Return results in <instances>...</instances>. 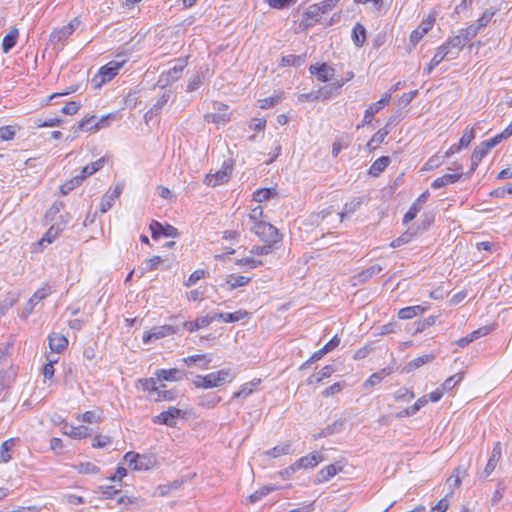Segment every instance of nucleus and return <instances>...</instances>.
I'll use <instances>...</instances> for the list:
<instances>
[{"instance_id": "41", "label": "nucleus", "mask_w": 512, "mask_h": 512, "mask_svg": "<svg viewBox=\"0 0 512 512\" xmlns=\"http://www.w3.org/2000/svg\"><path fill=\"white\" fill-rule=\"evenodd\" d=\"M221 401L216 393H208L200 397L199 405L204 408H214Z\"/></svg>"}, {"instance_id": "33", "label": "nucleus", "mask_w": 512, "mask_h": 512, "mask_svg": "<svg viewBox=\"0 0 512 512\" xmlns=\"http://www.w3.org/2000/svg\"><path fill=\"white\" fill-rule=\"evenodd\" d=\"M260 382H261L260 379L255 378L247 383H244L240 387V389L233 394V398H242V399L247 398L249 395L252 394L254 387L259 385Z\"/></svg>"}, {"instance_id": "10", "label": "nucleus", "mask_w": 512, "mask_h": 512, "mask_svg": "<svg viewBox=\"0 0 512 512\" xmlns=\"http://www.w3.org/2000/svg\"><path fill=\"white\" fill-rule=\"evenodd\" d=\"M391 99V94L386 93L383 95V97L377 101L376 103L370 105L364 113V117L362 119V122L360 125L357 126L359 129L360 127L366 126L372 122L373 116L378 113L384 106L388 105Z\"/></svg>"}, {"instance_id": "8", "label": "nucleus", "mask_w": 512, "mask_h": 512, "mask_svg": "<svg viewBox=\"0 0 512 512\" xmlns=\"http://www.w3.org/2000/svg\"><path fill=\"white\" fill-rule=\"evenodd\" d=\"M186 66L187 58L177 59L172 68H170L166 73L161 74L159 82L163 83V85H169L177 81L181 77Z\"/></svg>"}, {"instance_id": "63", "label": "nucleus", "mask_w": 512, "mask_h": 512, "mask_svg": "<svg viewBox=\"0 0 512 512\" xmlns=\"http://www.w3.org/2000/svg\"><path fill=\"white\" fill-rule=\"evenodd\" d=\"M420 210H421V207L418 206V203L413 202L412 205L410 206L409 210L406 212V214L403 217V223L408 224L409 222L414 220Z\"/></svg>"}, {"instance_id": "54", "label": "nucleus", "mask_w": 512, "mask_h": 512, "mask_svg": "<svg viewBox=\"0 0 512 512\" xmlns=\"http://www.w3.org/2000/svg\"><path fill=\"white\" fill-rule=\"evenodd\" d=\"M281 100H282L281 94H275L273 96H270V97H267L264 99H260L258 102H259V107L261 109H268V108L273 107L274 105L278 104L279 102H281Z\"/></svg>"}, {"instance_id": "5", "label": "nucleus", "mask_w": 512, "mask_h": 512, "mask_svg": "<svg viewBox=\"0 0 512 512\" xmlns=\"http://www.w3.org/2000/svg\"><path fill=\"white\" fill-rule=\"evenodd\" d=\"M180 331V326L178 325H161L155 326L151 330L146 331L142 336L143 343L147 344L154 340H158L170 335H174Z\"/></svg>"}, {"instance_id": "55", "label": "nucleus", "mask_w": 512, "mask_h": 512, "mask_svg": "<svg viewBox=\"0 0 512 512\" xmlns=\"http://www.w3.org/2000/svg\"><path fill=\"white\" fill-rule=\"evenodd\" d=\"M341 426H342V422L336 421L332 425H328L326 428L322 429L321 432H319L318 434H314L313 437H314V439L327 437V436L332 435L335 432H337L339 430L338 427H341Z\"/></svg>"}, {"instance_id": "25", "label": "nucleus", "mask_w": 512, "mask_h": 512, "mask_svg": "<svg viewBox=\"0 0 512 512\" xmlns=\"http://www.w3.org/2000/svg\"><path fill=\"white\" fill-rule=\"evenodd\" d=\"M248 316V312L246 310H238L234 313H213V317L216 320H222L226 323H233L240 321Z\"/></svg>"}, {"instance_id": "47", "label": "nucleus", "mask_w": 512, "mask_h": 512, "mask_svg": "<svg viewBox=\"0 0 512 512\" xmlns=\"http://www.w3.org/2000/svg\"><path fill=\"white\" fill-rule=\"evenodd\" d=\"M448 45H450L453 51H456V56L458 57L462 49L466 46V43L462 40L459 33L455 36L449 37L447 40Z\"/></svg>"}, {"instance_id": "11", "label": "nucleus", "mask_w": 512, "mask_h": 512, "mask_svg": "<svg viewBox=\"0 0 512 512\" xmlns=\"http://www.w3.org/2000/svg\"><path fill=\"white\" fill-rule=\"evenodd\" d=\"M149 229L152 234V238L156 239L160 236L175 238L179 235L178 229L170 224L162 225L156 220H152L149 225Z\"/></svg>"}, {"instance_id": "37", "label": "nucleus", "mask_w": 512, "mask_h": 512, "mask_svg": "<svg viewBox=\"0 0 512 512\" xmlns=\"http://www.w3.org/2000/svg\"><path fill=\"white\" fill-rule=\"evenodd\" d=\"M277 195V191L273 188H260L253 193V200L256 202H264L272 199Z\"/></svg>"}, {"instance_id": "24", "label": "nucleus", "mask_w": 512, "mask_h": 512, "mask_svg": "<svg viewBox=\"0 0 512 512\" xmlns=\"http://www.w3.org/2000/svg\"><path fill=\"white\" fill-rule=\"evenodd\" d=\"M182 361L187 365L195 364L201 369H208L212 360L211 357L207 354H196L185 357Z\"/></svg>"}, {"instance_id": "64", "label": "nucleus", "mask_w": 512, "mask_h": 512, "mask_svg": "<svg viewBox=\"0 0 512 512\" xmlns=\"http://www.w3.org/2000/svg\"><path fill=\"white\" fill-rule=\"evenodd\" d=\"M112 443V440L109 436L106 435H96L93 439L92 447L93 448H105Z\"/></svg>"}, {"instance_id": "27", "label": "nucleus", "mask_w": 512, "mask_h": 512, "mask_svg": "<svg viewBox=\"0 0 512 512\" xmlns=\"http://www.w3.org/2000/svg\"><path fill=\"white\" fill-rule=\"evenodd\" d=\"M106 162L105 157H102L88 165L82 168L80 174H78V177L81 181H83L88 176L93 175L97 171H99L101 168H103L104 164Z\"/></svg>"}, {"instance_id": "3", "label": "nucleus", "mask_w": 512, "mask_h": 512, "mask_svg": "<svg viewBox=\"0 0 512 512\" xmlns=\"http://www.w3.org/2000/svg\"><path fill=\"white\" fill-rule=\"evenodd\" d=\"M124 459L133 468V470L137 471L150 470L157 463L156 458L152 455L138 454L132 451L127 452Z\"/></svg>"}, {"instance_id": "44", "label": "nucleus", "mask_w": 512, "mask_h": 512, "mask_svg": "<svg viewBox=\"0 0 512 512\" xmlns=\"http://www.w3.org/2000/svg\"><path fill=\"white\" fill-rule=\"evenodd\" d=\"M61 232L62 228L60 225H52L39 241V244H43L44 242L52 243Z\"/></svg>"}, {"instance_id": "42", "label": "nucleus", "mask_w": 512, "mask_h": 512, "mask_svg": "<svg viewBox=\"0 0 512 512\" xmlns=\"http://www.w3.org/2000/svg\"><path fill=\"white\" fill-rule=\"evenodd\" d=\"M382 271V267L378 264L372 265L369 268L363 270L358 274L357 279L359 282H366L368 279L379 274Z\"/></svg>"}, {"instance_id": "13", "label": "nucleus", "mask_w": 512, "mask_h": 512, "mask_svg": "<svg viewBox=\"0 0 512 512\" xmlns=\"http://www.w3.org/2000/svg\"><path fill=\"white\" fill-rule=\"evenodd\" d=\"M213 108L217 110L215 113H208L204 116L207 122L215 124H224L230 120L229 115L226 113L228 106L221 102H215Z\"/></svg>"}, {"instance_id": "53", "label": "nucleus", "mask_w": 512, "mask_h": 512, "mask_svg": "<svg viewBox=\"0 0 512 512\" xmlns=\"http://www.w3.org/2000/svg\"><path fill=\"white\" fill-rule=\"evenodd\" d=\"M475 138V131H474V128L471 127H467L462 135V137L460 138L459 140V145L460 147L463 149V148H467L470 143L474 140Z\"/></svg>"}, {"instance_id": "35", "label": "nucleus", "mask_w": 512, "mask_h": 512, "mask_svg": "<svg viewBox=\"0 0 512 512\" xmlns=\"http://www.w3.org/2000/svg\"><path fill=\"white\" fill-rule=\"evenodd\" d=\"M390 163V158L388 156H382L376 159L369 169V174L375 177L379 176L381 172H383Z\"/></svg>"}, {"instance_id": "29", "label": "nucleus", "mask_w": 512, "mask_h": 512, "mask_svg": "<svg viewBox=\"0 0 512 512\" xmlns=\"http://www.w3.org/2000/svg\"><path fill=\"white\" fill-rule=\"evenodd\" d=\"M338 471H340V468H337L335 464H330L317 473L314 483L320 484L326 482L334 477Z\"/></svg>"}, {"instance_id": "30", "label": "nucleus", "mask_w": 512, "mask_h": 512, "mask_svg": "<svg viewBox=\"0 0 512 512\" xmlns=\"http://www.w3.org/2000/svg\"><path fill=\"white\" fill-rule=\"evenodd\" d=\"M462 173H455V174H445L441 177L436 178L432 184L431 187L434 189H440L442 187H445L449 184H453L460 180L462 177Z\"/></svg>"}, {"instance_id": "6", "label": "nucleus", "mask_w": 512, "mask_h": 512, "mask_svg": "<svg viewBox=\"0 0 512 512\" xmlns=\"http://www.w3.org/2000/svg\"><path fill=\"white\" fill-rule=\"evenodd\" d=\"M52 293L51 287L49 285H44L39 288L32 297L27 301L25 306L22 308L20 312V317L22 319H27L33 312L35 306L45 298H47Z\"/></svg>"}, {"instance_id": "39", "label": "nucleus", "mask_w": 512, "mask_h": 512, "mask_svg": "<svg viewBox=\"0 0 512 512\" xmlns=\"http://www.w3.org/2000/svg\"><path fill=\"white\" fill-rule=\"evenodd\" d=\"M391 369L390 368H383L382 370L378 371V372H375L373 373L365 382L364 386L365 387H368V386H375L377 384H379L385 376H388L391 374Z\"/></svg>"}, {"instance_id": "59", "label": "nucleus", "mask_w": 512, "mask_h": 512, "mask_svg": "<svg viewBox=\"0 0 512 512\" xmlns=\"http://www.w3.org/2000/svg\"><path fill=\"white\" fill-rule=\"evenodd\" d=\"M273 490H274L273 487H268V486L261 487L260 489H258L254 493H252L248 497V499H249L250 503H256L259 500H261L263 497L267 496Z\"/></svg>"}, {"instance_id": "58", "label": "nucleus", "mask_w": 512, "mask_h": 512, "mask_svg": "<svg viewBox=\"0 0 512 512\" xmlns=\"http://www.w3.org/2000/svg\"><path fill=\"white\" fill-rule=\"evenodd\" d=\"M76 469L80 474H96L100 471V468L91 462L80 463Z\"/></svg>"}, {"instance_id": "36", "label": "nucleus", "mask_w": 512, "mask_h": 512, "mask_svg": "<svg viewBox=\"0 0 512 512\" xmlns=\"http://www.w3.org/2000/svg\"><path fill=\"white\" fill-rule=\"evenodd\" d=\"M250 280V277L230 274L226 279V284L229 286V290H234L236 288L247 285Z\"/></svg>"}, {"instance_id": "48", "label": "nucleus", "mask_w": 512, "mask_h": 512, "mask_svg": "<svg viewBox=\"0 0 512 512\" xmlns=\"http://www.w3.org/2000/svg\"><path fill=\"white\" fill-rule=\"evenodd\" d=\"M389 134V132L387 131V129H385L384 127L379 129L373 136L372 138L370 139V141L368 142L367 146L370 147V148H375L377 147L379 144H381L384 139L386 138V136Z\"/></svg>"}, {"instance_id": "14", "label": "nucleus", "mask_w": 512, "mask_h": 512, "mask_svg": "<svg viewBox=\"0 0 512 512\" xmlns=\"http://www.w3.org/2000/svg\"><path fill=\"white\" fill-rule=\"evenodd\" d=\"M172 92L170 90H166L162 93L159 99L153 104V106L145 113L144 118L145 121L148 122L152 120L155 116L159 115L163 109V107L168 103L171 98Z\"/></svg>"}, {"instance_id": "61", "label": "nucleus", "mask_w": 512, "mask_h": 512, "mask_svg": "<svg viewBox=\"0 0 512 512\" xmlns=\"http://www.w3.org/2000/svg\"><path fill=\"white\" fill-rule=\"evenodd\" d=\"M495 15V11L492 9H486L482 16L477 20V27L481 30L485 28Z\"/></svg>"}, {"instance_id": "46", "label": "nucleus", "mask_w": 512, "mask_h": 512, "mask_svg": "<svg viewBox=\"0 0 512 512\" xmlns=\"http://www.w3.org/2000/svg\"><path fill=\"white\" fill-rule=\"evenodd\" d=\"M360 198H353L350 202H347L341 213H339L341 220L344 216L354 213L357 209H359L361 205Z\"/></svg>"}, {"instance_id": "7", "label": "nucleus", "mask_w": 512, "mask_h": 512, "mask_svg": "<svg viewBox=\"0 0 512 512\" xmlns=\"http://www.w3.org/2000/svg\"><path fill=\"white\" fill-rule=\"evenodd\" d=\"M232 173L231 164L224 162L221 169L213 174H208L205 177L204 183L207 186L216 187L218 185L227 183L230 180Z\"/></svg>"}, {"instance_id": "26", "label": "nucleus", "mask_w": 512, "mask_h": 512, "mask_svg": "<svg viewBox=\"0 0 512 512\" xmlns=\"http://www.w3.org/2000/svg\"><path fill=\"white\" fill-rule=\"evenodd\" d=\"M71 35L72 33L65 26H63L59 29H55L50 34L49 41L53 45H65Z\"/></svg>"}, {"instance_id": "18", "label": "nucleus", "mask_w": 512, "mask_h": 512, "mask_svg": "<svg viewBox=\"0 0 512 512\" xmlns=\"http://www.w3.org/2000/svg\"><path fill=\"white\" fill-rule=\"evenodd\" d=\"M502 456V449L500 442H497L491 452V455L488 459V462L484 468L483 474L484 477H488L496 468L498 462L500 461Z\"/></svg>"}, {"instance_id": "2", "label": "nucleus", "mask_w": 512, "mask_h": 512, "mask_svg": "<svg viewBox=\"0 0 512 512\" xmlns=\"http://www.w3.org/2000/svg\"><path fill=\"white\" fill-rule=\"evenodd\" d=\"M126 61L127 60L125 58L120 61L112 60L106 65L102 66L98 74L95 75L92 80L95 83V86L100 87L102 84L112 80L118 74V71L123 67Z\"/></svg>"}, {"instance_id": "21", "label": "nucleus", "mask_w": 512, "mask_h": 512, "mask_svg": "<svg viewBox=\"0 0 512 512\" xmlns=\"http://www.w3.org/2000/svg\"><path fill=\"white\" fill-rule=\"evenodd\" d=\"M322 460L323 457L319 453L313 452L298 459L296 461V464L299 467V469H307L317 466L318 463H320Z\"/></svg>"}, {"instance_id": "51", "label": "nucleus", "mask_w": 512, "mask_h": 512, "mask_svg": "<svg viewBox=\"0 0 512 512\" xmlns=\"http://www.w3.org/2000/svg\"><path fill=\"white\" fill-rule=\"evenodd\" d=\"M432 359H433L432 355H422V356H419V357L415 358L414 360H412L411 362L408 363L407 371L410 372V371H412L414 369H417V368L421 367L422 365L430 362Z\"/></svg>"}, {"instance_id": "56", "label": "nucleus", "mask_w": 512, "mask_h": 512, "mask_svg": "<svg viewBox=\"0 0 512 512\" xmlns=\"http://www.w3.org/2000/svg\"><path fill=\"white\" fill-rule=\"evenodd\" d=\"M77 420L86 422V423H99L102 418L95 411H86L81 415H77Z\"/></svg>"}, {"instance_id": "12", "label": "nucleus", "mask_w": 512, "mask_h": 512, "mask_svg": "<svg viewBox=\"0 0 512 512\" xmlns=\"http://www.w3.org/2000/svg\"><path fill=\"white\" fill-rule=\"evenodd\" d=\"M321 15L322 12L316 3L310 5L302 14L300 26L304 29L313 27L319 21Z\"/></svg>"}, {"instance_id": "1", "label": "nucleus", "mask_w": 512, "mask_h": 512, "mask_svg": "<svg viewBox=\"0 0 512 512\" xmlns=\"http://www.w3.org/2000/svg\"><path fill=\"white\" fill-rule=\"evenodd\" d=\"M234 374H232L230 369H221L216 372L209 373L205 376L198 375L193 381L195 387L197 388H214L219 387L225 382H230L234 378Z\"/></svg>"}, {"instance_id": "38", "label": "nucleus", "mask_w": 512, "mask_h": 512, "mask_svg": "<svg viewBox=\"0 0 512 512\" xmlns=\"http://www.w3.org/2000/svg\"><path fill=\"white\" fill-rule=\"evenodd\" d=\"M292 452V445L289 442L281 443L266 452L267 455L277 458Z\"/></svg>"}, {"instance_id": "50", "label": "nucleus", "mask_w": 512, "mask_h": 512, "mask_svg": "<svg viewBox=\"0 0 512 512\" xmlns=\"http://www.w3.org/2000/svg\"><path fill=\"white\" fill-rule=\"evenodd\" d=\"M82 181L79 179L78 175L73 177L72 179L66 181L64 184L60 186V192L62 195H67L69 192L78 187Z\"/></svg>"}, {"instance_id": "60", "label": "nucleus", "mask_w": 512, "mask_h": 512, "mask_svg": "<svg viewBox=\"0 0 512 512\" xmlns=\"http://www.w3.org/2000/svg\"><path fill=\"white\" fill-rule=\"evenodd\" d=\"M17 297L11 295L0 301V317L4 316L7 311L15 305Z\"/></svg>"}, {"instance_id": "31", "label": "nucleus", "mask_w": 512, "mask_h": 512, "mask_svg": "<svg viewBox=\"0 0 512 512\" xmlns=\"http://www.w3.org/2000/svg\"><path fill=\"white\" fill-rule=\"evenodd\" d=\"M108 117H109V115L106 117H102L98 122H95V123H92L95 119V116L86 117L79 122L78 128L80 130H85V131L91 130L93 128H95V129L103 128L105 126V123H106V120Z\"/></svg>"}, {"instance_id": "15", "label": "nucleus", "mask_w": 512, "mask_h": 512, "mask_svg": "<svg viewBox=\"0 0 512 512\" xmlns=\"http://www.w3.org/2000/svg\"><path fill=\"white\" fill-rule=\"evenodd\" d=\"M309 71L312 75H316L317 79L321 82H328L333 79L335 69L328 66L326 63L321 65H311Z\"/></svg>"}, {"instance_id": "34", "label": "nucleus", "mask_w": 512, "mask_h": 512, "mask_svg": "<svg viewBox=\"0 0 512 512\" xmlns=\"http://www.w3.org/2000/svg\"><path fill=\"white\" fill-rule=\"evenodd\" d=\"M18 29L12 28L7 35H5L2 42L3 53H8L12 48L15 47L18 39Z\"/></svg>"}, {"instance_id": "62", "label": "nucleus", "mask_w": 512, "mask_h": 512, "mask_svg": "<svg viewBox=\"0 0 512 512\" xmlns=\"http://www.w3.org/2000/svg\"><path fill=\"white\" fill-rule=\"evenodd\" d=\"M159 380H157V377H151L146 379H140L139 382L142 385L143 390L149 391V392H156L158 387L157 383Z\"/></svg>"}, {"instance_id": "22", "label": "nucleus", "mask_w": 512, "mask_h": 512, "mask_svg": "<svg viewBox=\"0 0 512 512\" xmlns=\"http://www.w3.org/2000/svg\"><path fill=\"white\" fill-rule=\"evenodd\" d=\"M428 403L427 396H422L410 407H407L398 413H396L397 418H405L415 415L422 407H424Z\"/></svg>"}, {"instance_id": "19", "label": "nucleus", "mask_w": 512, "mask_h": 512, "mask_svg": "<svg viewBox=\"0 0 512 512\" xmlns=\"http://www.w3.org/2000/svg\"><path fill=\"white\" fill-rule=\"evenodd\" d=\"M420 234V229L415 228L414 226L409 227L402 235H400L398 238L394 239L390 246L393 248H398L404 244L409 243L412 241V239Z\"/></svg>"}, {"instance_id": "28", "label": "nucleus", "mask_w": 512, "mask_h": 512, "mask_svg": "<svg viewBox=\"0 0 512 512\" xmlns=\"http://www.w3.org/2000/svg\"><path fill=\"white\" fill-rule=\"evenodd\" d=\"M68 345L67 338L59 333H53L49 336V346L54 352L60 353Z\"/></svg>"}, {"instance_id": "16", "label": "nucleus", "mask_w": 512, "mask_h": 512, "mask_svg": "<svg viewBox=\"0 0 512 512\" xmlns=\"http://www.w3.org/2000/svg\"><path fill=\"white\" fill-rule=\"evenodd\" d=\"M435 22V18L429 16L427 19L423 20L417 29L413 30L410 35V41L414 45H416L425 34H427L433 27Z\"/></svg>"}, {"instance_id": "20", "label": "nucleus", "mask_w": 512, "mask_h": 512, "mask_svg": "<svg viewBox=\"0 0 512 512\" xmlns=\"http://www.w3.org/2000/svg\"><path fill=\"white\" fill-rule=\"evenodd\" d=\"M64 429V434L74 439H84L90 435L89 428L83 425L73 426L66 423Z\"/></svg>"}, {"instance_id": "23", "label": "nucleus", "mask_w": 512, "mask_h": 512, "mask_svg": "<svg viewBox=\"0 0 512 512\" xmlns=\"http://www.w3.org/2000/svg\"><path fill=\"white\" fill-rule=\"evenodd\" d=\"M157 380L179 381L183 378V373L177 368L159 369L155 372Z\"/></svg>"}, {"instance_id": "57", "label": "nucleus", "mask_w": 512, "mask_h": 512, "mask_svg": "<svg viewBox=\"0 0 512 512\" xmlns=\"http://www.w3.org/2000/svg\"><path fill=\"white\" fill-rule=\"evenodd\" d=\"M238 266H245L248 269H254L263 264L261 260H257L253 257H244L241 259L236 260L235 262Z\"/></svg>"}, {"instance_id": "43", "label": "nucleus", "mask_w": 512, "mask_h": 512, "mask_svg": "<svg viewBox=\"0 0 512 512\" xmlns=\"http://www.w3.org/2000/svg\"><path fill=\"white\" fill-rule=\"evenodd\" d=\"M14 446V439L10 438L5 440L0 447V459L2 462L7 463L11 460L12 456L10 454L12 448Z\"/></svg>"}, {"instance_id": "9", "label": "nucleus", "mask_w": 512, "mask_h": 512, "mask_svg": "<svg viewBox=\"0 0 512 512\" xmlns=\"http://www.w3.org/2000/svg\"><path fill=\"white\" fill-rule=\"evenodd\" d=\"M185 413H183L180 409L176 407H169L168 410L161 412L159 415L153 418V422L156 424H162L169 427H175L177 422L176 419L179 417H183Z\"/></svg>"}, {"instance_id": "32", "label": "nucleus", "mask_w": 512, "mask_h": 512, "mask_svg": "<svg viewBox=\"0 0 512 512\" xmlns=\"http://www.w3.org/2000/svg\"><path fill=\"white\" fill-rule=\"evenodd\" d=\"M351 38L355 46L362 47L364 45L366 41V29L361 23L357 22L354 25Z\"/></svg>"}, {"instance_id": "45", "label": "nucleus", "mask_w": 512, "mask_h": 512, "mask_svg": "<svg viewBox=\"0 0 512 512\" xmlns=\"http://www.w3.org/2000/svg\"><path fill=\"white\" fill-rule=\"evenodd\" d=\"M479 31L480 29L476 25L472 24L467 28L460 29L458 33L461 36L462 40L467 44L478 34Z\"/></svg>"}, {"instance_id": "17", "label": "nucleus", "mask_w": 512, "mask_h": 512, "mask_svg": "<svg viewBox=\"0 0 512 512\" xmlns=\"http://www.w3.org/2000/svg\"><path fill=\"white\" fill-rule=\"evenodd\" d=\"M429 308H430L429 303L404 307L399 310L398 317H399V319H402V320L412 319L415 316L423 314Z\"/></svg>"}, {"instance_id": "40", "label": "nucleus", "mask_w": 512, "mask_h": 512, "mask_svg": "<svg viewBox=\"0 0 512 512\" xmlns=\"http://www.w3.org/2000/svg\"><path fill=\"white\" fill-rule=\"evenodd\" d=\"M467 471L465 468L459 466L454 469L452 475L448 479V484L450 487L458 488L461 485L462 478L466 475Z\"/></svg>"}, {"instance_id": "4", "label": "nucleus", "mask_w": 512, "mask_h": 512, "mask_svg": "<svg viewBox=\"0 0 512 512\" xmlns=\"http://www.w3.org/2000/svg\"><path fill=\"white\" fill-rule=\"evenodd\" d=\"M262 241L275 244L281 240L278 229L272 224L264 221L254 223L251 229Z\"/></svg>"}, {"instance_id": "49", "label": "nucleus", "mask_w": 512, "mask_h": 512, "mask_svg": "<svg viewBox=\"0 0 512 512\" xmlns=\"http://www.w3.org/2000/svg\"><path fill=\"white\" fill-rule=\"evenodd\" d=\"M414 398H415L414 392L405 387L398 389L394 393V399L396 401L409 402Z\"/></svg>"}, {"instance_id": "52", "label": "nucleus", "mask_w": 512, "mask_h": 512, "mask_svg": "<svg viewBox=\"0 0 512 512\" xmlns=\"http://www.w3.org/2000/svg\"><path fill=\"white\" fill-rule=\"evenodd\" d=\"M463 379V373H456L451 377L447 378L442 384V390L450 391Z\"/></svg>"}]
</instances>
